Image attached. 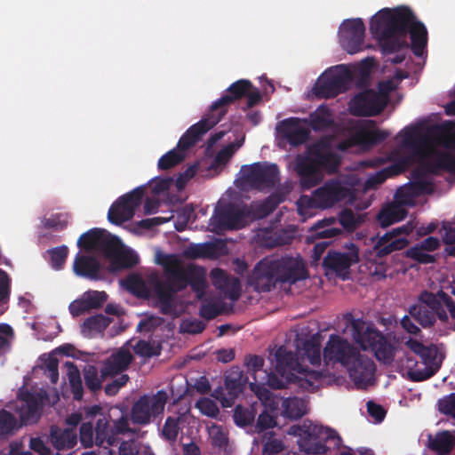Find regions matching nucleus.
<instances>
[{"label": "nucleus", "instance_id": "1a4fd4ad", "mask_svg": "<svg viewBox=\"0 0 455 455\" xmlns=\"http://www.w3.org/2000/svg\"><path fill=\"white\" fill-rule=\"evenodd\" d=\"M167 400V393L164 390H159L153 395H141L132 407V422L140 426L149 424L152 418H156L164 412Z\"/></svg>", "mask_w": 455, "mask_h": 455}, {"label": "nucleus", "instance_id": "2f4dec72", "mask_svg": "<svg viewBox=\"0 0 455 455\" xmlns=\"http://www.w3.org/2000/svg\"><path fill=\"white\" fill-rule=\"evenodd\" d=\"M132 360V353L128 349L121 348L106 361L102 375H116L125 371Z\"/></svg>", "mask_w": 455, "mask_h": 455}, {"label": "nucleus", "instance_id": "e433bc0d", "mask_svg": "<svg viewBox=\"0 0 455 455\" xmlns=\"http://www.w3.org/2000/svg\"><path fill=\"white\" fill-rule=\"evenodd\" d=\"M187 416L185 413H178L173 416H168L164 421L161 431V436L171 443L177 441L181 425L186 422Z\"/></svg>", "mask_w": 455, "mask_h": 455}, {"label": "nucleus", "instance_id": "423d86ee", "mask_svg": "<svg viewBox=\"0 0 455 455\" xmlns=\"http://www.w3.org/2000/svg\"><path fill=\"white\" fill-rule=\"evenodd\" d=\"M77 246L87 251L100 252L105 258L122 262L124 267H132L137 263L133 259L127 260L121 240L105 229L94 228L84 233L77 240Z\"/></svg>", "mask_w": 455, "mask_h": 455}, {"label": "nucleus", "instance_id": "8fccbe9b", "mask_svg": "<svg viewBox=\"0 0 455 455\" xmlns=\"http://www.w3.org/2000/svg\"><path fill=\"white\" fill-rule=\"evenodd\" d=\"M256 413L257 411L253 406L236 405L233 415L234 421L241 427L251 426L255 420Z\"/></svg>", "mask_w": 455, "mask_h": 455}, {"label": "nucleus", "instance_id": "4d7b16f0", "mask_svg": "<svg viewBox=\"0 0 455 455\" xmlns=\"http://www.w3.org/2000/svg\"><path fill=\"white\" fill-rule=\"evenodd\" d=\"M340 225L348 232L355 231L362 223L360 216H356L352 210H343L339 217Z\"/></svg>", "mask_w": 455, "mask_h": 455}, {"label": "nucleus", "instance_id": "f704fd0d", "mask_svg": "<svg viewBox=\"0 0 455 455\" xmlns=\"http://www.w3.org/2000/svg\"><path fill=\"white\" fill-rule=\"evenodd\" d=\"M50 439L57 450L72 449L77 443V435L75 430L58 427H51Z\"/></svg>", "mask_w": 455, "mask_h": 455}, {"label": "nucleus", "instance_id": "473e14b6", "mask_svg": "<svg viewBox=\"0 0 455 455\" xmlns=\"http://www.w3.org/2000/svg\"><path fill=\"white\" fill-rule=\"evenodd\" d=\"M424 170L431 174H438L442 170L455 172V156L448 152H436L424 164Z\"/></svg>", "mask_w": 455, "mask_h": 455}, {"label": "nucleus", "instance_id": "f03ea898", "mask_svg": "<svg viewBox=\"0 0 455 455\" xmlns=\"http://www.w3.org/2000/svg\"><path fill=\"white\" fill-rule=\"evenodd\" d=\"M156 262L163 267L165 275L164 282L156 280L155 283V293L163 314L172 312L174 295L188 285L198 299L204 296L207 284L202 268L193 264L185 267L179 255L164 254L161 251L156 252Z\"/></svg>", "mask_w": 455, "mask_h": 455}, {"label": "nucleus", "instance_id": "052dcab7", "mask_svg": "<svg viewBox=\"0 0 455 455\" xmlns=\"http://www.w3.org/2000/svg\"><path fill=\"white\" fill-rule=\"evenodd\" d=\"M405 256L419 264H430L435 262V256L427 253L416 244L405 251Z\"/></svg>", "mask_w": 455, "mask_h": 455}, {"label": "nucleus", "instance_id": "9b49d317", "mask_svg": "<svg viewBox=\"0 0 455 455\" xmlns=\"http://www.w3.org/2000/svg\"><path fill=\"white\" fill-rule=\"evenodd\" d=\"M243 179L258 190L273 188L279 181V168L275 164L257 162L242 167Z\"/></svg>", "mask_w": 455, "mask_h": 455}, {"label": "nucleus", "instance_id": "09e8293b", "mask_svg": "<svg viewBox=\"0 0 455 455\" xmlns=\"http://www.w3.org/2000/svg\"><path fill=\"white\" fill-rule=\"evenodd\" d=\"M19 427L18 420L12 412L0 410V439L12 435Z\"/></svg>", "mask_w": 455, "mask_h": 455}, {"label": "nucleus", "instance_id": "4be33fe9", "mask_svg": "<svg viewBox=\"0 0 455 455\" xmlns=\"http://www.w3.org/2000/svg\"><path fill=\"white\" fill-rule=\"evenodd\" d=\"M346 369L356 386L366 387L373 380L376 365L371 358L359 352Z\"/></svg>", "mask_w": 455, "mask_h": 455}, {"label": "nucleus", "instance_id": "c03bdc74", "mask_svg": "<svg viewBox=\"0 0 455 455\" xmlns=\"http://www.w3.org/2000/svg\"><path fill=\"white\" fill-rule=\"evenodd\" d=\"M65 366L68 369V382L73 398L76 401H81L84 396V387L80 371L73 362H67Z\"/></svg>", "mask_w": 455, "mask_h": 455}, {"label": "nucleus", "instance_id": "f257e3e1", "mask_svg": "<svg viewBox=\"0 0 455 455\" xmlns=\"http://www.w3.org/2000/svg\"><path fill=\"white\" fill-rule=\"evenodd\" d=\"M370 32L378 40L383 54L395 53L387 60L393 64L402 63L409 48L415 56L421 57L427 44L426 26L407 6L379 11L371 19Z\"/></svg>", "mask_w": 455, "mask_h": 455}, {"label": "nucleus", "instance_id": "58836bf2", "mask_svg": "<svg viewBox=\"0 0 455 455\" xmlns=\"http://www.w3.org/2000/svg\"><path fill=\"white\" fill-rule=\"evenodd\" d=\"M407 215V211L400 205L392 204L380 210L377 220L382 228H386L394 223L401 221Z\"/></svg>", "mask_w": 455, "mask_h": 455}, {"label": "nucleus", "instance_id": "ddd939ff", "mask_svg": "<svg viewBox=\"0 0 455 455\" xmlns=\"http://www.w3.org/2000/svg\"><path fill=\"white\" fill-rule=\"evenodd\" d=\"M144 196L142 187L120 196L109 208L108 220L115 225H121L132 219L135 210L140 205Z\"/></svg>", "mask_w": 455, "mask_h": 455}, {"label": "nucleus", "instance_id": "39448f33", "mask_svg": "<svg viewBox=\"0 0 455 455\" xmlns=\"http://www.w3.org/2000/svg\"><path fill=\"white\" fill-rule=\"evenodd\" d=\"M275 369L286 382H294L299 387L309 390L314 387V381L321 379L322 371L307 370L299 362L297 355L284 346L279 347L274 355Z\"/></svg>", "mask_w": 455, "mask_h": 455}, {"label": "nucleus", "instance_id": "a19ab883", "mask_svg": "<svg viewBox=\"0 0 455 455\" xmlns=\"http://www.w3.org/2000/svg\"><path fill=\"white\" fill-rule=\"evenodd\" d=\"M334 222L333 219H324L317 221L310 229V235L307 238L313 240L318 238H332L340 234V229L333 228L331 224Z\"/></svg>", "mask_w": 455, "mask_h": 455}, {"label": "nucleus", "instance_id": "0eeeda50", "mask_svg": "<svg viewBox=\"0 0 455 455\" xmlns=\"http://www.w3.org/2000/svg\"><path fill=\"white\" fill-rule=\"evenodd\" d=\"M305 433L308 438L303 441L300 447L307 454L323 455L328 451L337 450L341 446V437L330 427L312 425L307 427Z\"/></svg>", "mask_w": 455, "mask_h": 455}, {"label": "nucleus", "instance_id": "774afa93", "mask_svg": "<svg viewBox=\"0 0 455 455\" xmlns=\"http://www.w3.org/2000/svg\"><path fill=\"white\" fill-rule=\"evenodd\" d=\"M438 410L444 415L455 418V393H451L438 401Z\"/></svg>", "mask_w": 455, "mask_h": 455}, {"label": "nucleus", "instance_id": "49530a36", "mask_svg": "<svg viewBox=\"0 0 455 455\" xmlns=\"http://www.w3.org/2000/svg\"><path fill=\"white\" fill-rule=\"evenodd\" d=\"M264 363L265 360L260 355H248L244 357L247 373L253 379V382L250 383L251 389H253V386L259 381V376H262L263 372L266 371L263 370Z\"/></svg>", "mask_w": 455, "mask_h": 455}, {"label": "nucleus", "instance_id": "bb28decb", "mask_svg": "<svg viewBox=\"0 0 455 455\" xmlns=\"http://www.w3.org/2000/svg\"><path fill=\"white\" fill-rule=\"evenodd\" d=\"M217 222L224 229H239L244 226L245 212L239 206L228 204L217 213Z\"/></svg>", "mask_w": 455, "mask_h": 455}, {"label": "nucleus", "instance_id": "b1692460", "mask_svg": "<svg viewBox=\"0 0 455 455\" xmlns=\"http://www.w3.org/2000/svg\"><path fill=\"white\" fill-rule=\"evenodd\" d=\"M220 122V116L215 117L210 112L207 116L190 126L180 137L177 144L180 151H185L193 147L201 137Z\"/></svg>", "mask_w": 455, "mask_h": 455}, {"label": "nucleus", "instance_id": "6e6552de", "mask_svg": "<svg viewBox=\"0 0 455 455\" xmlns=\"http://www.w3.org/2000/svg\"><path fill=\"white\" fill-rule=\"evenodd\" d=\"M351 80L352 73L344 65L330 68L320 77L315 93L320 99L335 98L346 92Z\"/></svg>", "mask_w": 455, "mask_h": 455}, {"label": "nucleus", "instance_id": "a211bd4d", "mask_svg": "<svg viewBox=\"0 0 455 455\" xmlns=\"http://www.w3.org/2000/svg\"><path fill=\"white\" fill-rule=\"evenodd\" d=\"M358 261V248L354 243H351L347 252L329 251L323 258V267L327 273H335L337 275L346 279L350 267Z\"/></svg>", "mask_w": 455, "mask_h": 455}, {"label": "nucleus", "instance_id": "2eb2a0df", "mask_svg": "<svg viewBox=\"0 0 455 455\" xmlns=\"http://www.w3.org/2000/svg\"><path fill=\"white\" fill-rule=\"evenodd\" d=\"M341 47L349 54L362 52L365 37V25L362 19H348L342 22L339 31Z\"/></svg>", "mask_w": 455, "mask_h": 455}, {"label": "nucleus", "instance_id": "393cba45", "mask_svg": "<svg viewBox=\"0 0 455 455\" xmlns=\"http://www.w3.org/2000/svg\"><path fill=\"white\" fill-rule=\"evenodd\" d=\"M213 284L231 300H237L241 294V283L238 278L228 275L224 270L214 268L211 272Z\"/></svg>", "mask_w": 455, "mask_h": 455}, {"label": "nucleus", "instance_id": "3c124183", "mask_svg": "<svg viewBox=\"0 0 455 455\" xmlns=\"http://www.w3.org/2000/svg\"><path fill=\"white\" fill-rule=\"evenodd\" d=\"M281 203V199L276 195L267 197L263 202L257 204L253 208V213L256 218L263 219L272 213Z\"/></svg>", "mask_w": 455, "mask_h": 455}, {"label": "nucleus", "instance_id": "7c9ffc66", "mask_svg": "<svg viewBox=\"0 0 455 455\" xmlns=\"http://www.w3.org/2000/svg\"><path fill=\"white\" fill-rule=\"evenodd\" d=\"M225 244L221 241L208 242L203 243H193L186 248L184 255L188 259H214Z\"/></svg>", "mask_w": 455, "mask_h": 455}, {"label": "nucleus", "instance_id": "0e129e2a", "mask_svg": "<svg viewBox=\"0 0 455 455\" xmlns=\"http://www.w3.org/2000/svg\"><path fill=\"white\" fill-rule=\"evenodd\" d=\"M260 386L261 385L255 384L252 390L256 393L258 398L262 402L265 407L275 410L277 403L273 397L272 392L265 387H261Z\"/></svg>", "mask_w": 455, "mask_h": 455}, {"label": "nucleus", "instance_id": "79ce46f5", "mask_svg": "<svg viewBox=\"0 0 455 455\" xmlns=\"http://www.w3.org/2000/svg\"><path fill=\"white\" fill-rule=\"evenodd\" d=\"M112 319L102 314H98L86 318L81 325V331L85 336H91L92 332H103L110 324Z\"/></svg>", "mask_w": 455, "mask_h": 455}, {"label": "nucleus", "instance_id": "5fc2aeb1", "mask_svg": "<svg viewBox=\"0 0 455 455\" xmlns=\"http://www.w3.org/2000/svg\"><path fill=\"white\" fill-rule=\"evenodd\" d=\"M185 158V154L179 149H172L165 153L158 160V168L160 170H169L180 164Z\"/></svg>", "mask_w": 455, "mask_h": 455}, {"label": "nucleus", "instance_id": "de8ad7c7", "mask_svg": "<svg viewBox=\"0 0 455 455\" xmlns=\"http://www.w3.org/2000/svg\"><path fill=\"white\" fill-rule=\"evenodd\" d=\"M283 414L290 419H300L306 414V405L302 399L288 397L282 403Z\"/></svg>", "mask_w": 455, "mask_h": 455}, {"label": "nucleus", "instance_id": "603ef678", "mask_svg": "<svg viewBox=\"0 0 455 455\" xmlns=\"http://www.w3.org/2000/svg\"><path fill=\"white\" fill-rule=\"evenodd\" d=\"M303 357L307 358L312 365H319L321 363V346L317 339H307L303 343Z\"/></svg>", "mask_w": 455, "mask_h": 455}, {"label": "nucleus", "instance_id": "a878e982", "mask_svg": "<svg viewBox=\"0 0 455 455\" xmlns=\"http://www.w3.org/2000/svg\"><path fill=\"white\" fill-rule=\"evenodd\" d=\"M100 262L92 255L78 252L73 262V271L77 276L90 280L100 279Z\"/></svg>", "mask_w": 455, "mask_h": 455}, {"label": "nucleus", "instance_id": "e2e57ef3", "mask_svg": "<svg viewBox=\"0 0 455 455\" xmlns=\"http://www.w3.org/2000/svg\"><path fill=\"white\" fill-rule=\"evenodd\" d=\"M86 305L89 309L100 307L108 299V295L105 291H88L84 294Z\"/></svg>", "mask_w": 455, "mask_h": 455}, {"label": "nucleus", "instance_id": "c9c22d12", "mask_svg": "<svg viewBox=\"0 0 455 455\" xmlns=\"http://www.w3.org/2000/svg\"><path fill=\"white\" fill-rule=\"evenodd\" d=\"M411 164L409 157H403L399 159L395 164L388 166L382 171L377 172L374 176H371L366 182L367 186H374L382 184L387 178L397 175L405 171Z\"/></svg>", "mask_w": 455, "mask_h": 455}, {"label": "nucleus", "instance_id": "aec40b11", "mask_svg": "<svg viewBox=\"0 0 455 455\" xmlns=\"http://www.w3.org/2000/svg\"><path fill=\"white\" fill-rule=\"evenodd\" d=\"M251 88L252 84L249 80L241 79L233 83L228 88V94L221 96L218 100L213 102L209 112L215 117L220 115V121L227 114V107L235 100L245 97Z\"/></svg>", "mask_w": 455, "mask_h": 455}, {"label": "nucleus", "instance_id": "cd10ccee", "mask_svg": "<svg viewBox=\"0 0 455 455\" xmlns=\"http://www.w3.org/2000/svg\"><path fill=\"white\" fill-rule=\"evenodd\" d=\"M279 129L280 132L291 146H299L305 143L309 136V132L300 125L299 119L296 117L283 120Z\"/></svg>", "mask_w": 455, "mask_h": 455}, {"label": "nucleus", "instance_id": "20e7f679", "mask_svg": "<svg viewBox=\"0 0 455 455\" xmlns=\"http://www.w3.org/2000/svg\"><path fill=\"white\" fill-rule=\"evenodd\" d=\"M346 328L355 343L363 350L371 349L376 358L390 363L395 357V347L387 337L371 325H367L362 318L347 317Z\"/></svg>", "mask_w": 455, "mask_h": 455}, {"label": "nucleus", "instance_id": "dca6fc26", "mask_svg": "<svg viewBox=\"0 0 455 455\" xmlns=\"http://www.w3.org/2000/svg\"><path fill=\"white\" fill-rule=\"evenodd\" d=\"M385 108V100H381L379 95L371 89L357 93L348 102L349 113L354 116H375Z\"/></svg>", "mask_w": 455, "mask_h": 455}, {"label": "nucleus", "instance_id": "680f3d73", "mask_svg": "<svg viewBox=\"0 0 455 455\" xmlns=\"http://www.w3.org/2000/svg\"><path fill=\"white\" fill-rule=\"evenodd\" d=\"M432 191V183L426 180H419L414 181L411 188H406L405 191H397L396 195L398 196L400 193L405 192L410 196H419L431 193Z\"/></svg>", "mask_w": 455, "mask_h": 455}, {"label": "nucleus", "instance_id": "9d476101", "mask_svg": "<svg viewBox=\"0 0 455 455\" xmlns=\"http://www.w3.org/2000/svg\"><path fill=\"white\" fill-rule=\"evenodd\" d=\"M414 227L405 224L401 227L387 231L382 235L378 233L371 237L372 248L375 256L379 259L385 258L391 253L403 250L409 244L407 235L413 231Z\"/></svg>", "mask_w": 455, "mask_h": 455}, {"label": "nucleus", "instance_id": "37998d69", "mask_svg": "<svg viewBox=\"0 0 455 455\" xmlns=\"http://www.w3.org/2000/svg\"><path fill=\"white\" fill-rule=\"evenodd\" d=\"M310 126L314 131H323L333 124L331 112L325 105L319 106L316 110L310 114Z\"/></svg>", "mask_w": 455, "mask_h": 455}, {"label": "nucleus", "instance_id": "412c9836", "mask_svg": "<svg viewBox=\"0 0 455 455\" xmlns=\"http://www.w3.org/2000/svg\"><path fill=\"white\" fill-rule=\"evenodd\" d=\"M426 365L424 370L411 372V379L416 382L424 381L434 376L441 368L444 355L435 344L426 346L419 356Z\"/></svg>", "mask_w": 455, "mask_h": 455}, {"label": "nucleus", "instance_id": "69168bd1", "mask_svg": "<svg viewBox=\"0 0 455 455\" xmlns=\"http://www.w3.org/2000/svg\"><path fill=\"white\" fill-rule=\"evenodd\" d=\"M222 313L223 307L219 303L208 302L200 307V315L206 320H212Z\"/></svg>", "mask_w": 455, "mask_h": 455}, {"label": "nucleus", "instance_id": "7ed1b4c3", "mask_svg": "<svg viewBox=\"0 0 455 455\" xmlns=\"http://www.w3.org/2000/svg\"><path fill=\"white\" fill-rule=\"evenodd\" d=\"M447 307L451 316L455 319V302L451 297L443 291L433 293L428 291L420 292L417 303L411 306L409 314L422 328L434 326L436 318L442 322L448 320Z\"/></svg>", "mask_w": 455, "mask_h": 455}, {"label": "nucleus", "instance_id": "4468645a", "mask_svg": "<svg viewBox=\"0 0 455 455\" xmlns=\"http://www.w3.org/2000/svg\"><path fill=\"white\" fill-rule=\"evenodd\" d=\"M349 189L339 180H330L316 188L309 199L311 207L327 209L347 197Z\"/></svg>", "mask_w": 455, "mask_h": 455}, {"label": "nucleus", "instance_id": "864d4df0", "mask_svg": "<svg viewBox=\"0 0 455 455\" xmlns=\"http://www.w3.org/2000/svg\"><path fill=\"white\" fill-rule=\"evenodd\" d=\"M84 379L86 387L96 393L102 387V377L99 376L98 370L93 365H88L84 370Z\"/></svg>", "mask_w": 455, "mask_h": 455}, {"label": "nucleus", "instance_id": "a18cd8bd", "mask_svg": "<svg viewBox=\"0 0 455 455\" xmlns=\"http://www.w3.org/2000/svg\"><path fill=\"white\" fill-rule=\"evenodd\" d=\"M313 156L321 172L323 170H325L329 173H335L338 172L340 164V158L337 154L331 152H315Z\"/></svg>", "mask_w": 455, "mask_h": 455}, {"label": "nucleus", "instance_id": "c756f323", "mask_svg": "<svg viewBox=\"0 0 455 455\" xmlns=\"http://www.w3.org/2000/svg\"><path fill=\"white\" fill-rule=\"evenodd\" d=\"M248 378H244L239 368H232L225 377V388L228 398H225L224 406H231L235 399L243 392Z\"/></svg>", "mask_w": 455, "mask_h": 455}, {"label": "nucleus", "instance_id": "6ab92c4d", "mask_svg": "<svg viewBox=\"0 0 455 455\" xmlns=\"http://www.w3.org/2000/svg\"><path fill=\"white\" fill-rule=\"evenodd\" d=\"M249 283L259 292L270 291L275 288L280 282L272 259H264L258 262L250 275Z\"/></svg>", "mask_w": 455, "mask_h": 455}, {"label": "nucleus", "instance_id": "6e6d98bb", "mask_svg": "<svg viewBox=\"0 0 455 455\" xmlns=\"http://www.w3.org/2000/svg\"><path fill=\"white\" fill-rule=\"evenodd\" d=\"M259 385L267 384L273 389H283L286 388L288 385L294 384V382H286L285 379L280 375H276L273 372L264 371L262 376H259V379L257 382Z\"/></svg>", "mask_w": 455, "mask_h": 455}, {"label": "nucleus", "instance_id": "13d9d810", "mask_svg": "<svg viewBox=\"0 0 455 455\" xmlns=\"http://www.w3.org/2000/svg\"><path fill=\"white\" fill-rule=\"evenodd\" d=\"M136 355L147 358L159 355L161 353L160 346H156L155 342L151 343L144 339L139 340L133 347Z\"/></svg>", "mask_w": 455, "mask_h": 455}, {"label": "nucleus", "instance_id": "72a5a7b5", "mask_svg": "<svg viewBox=\"0 0 455 455\" xmlns=\"http://www.w3.org/2000/svg\"><path fill=\"white\" fill-rule=\"evenodd\" d=\"M95 443L99 447L108 448L115 445L118 439L115 438L112 432V427L106 416L100 414V418L96 420L95 424Z\"/></svg>", "mask_w": 455, "mask_h": 455}, {"label": "nucleus", "instance_id": "f8f14e48", "mask_svg": "<svg viewBox=\"0 0 455 455\" xmlns=\"http://www.w3.org/2000/svg\"><path fill=\"white\" fill-rule=\"evenodd\" d=\"M359 352L360 350L346 339L331 334L323 348V356L327 365L339 363L347 368Z\"/></svg>", "mask_w": 455, "mask_h": 455}, {"label": "nucleus", "instance_id": "ea45409f", "mask_svg": "<svg viewBox=\"0 0 455 455\" xmlns=\"http://www.w3.org/2000/svg\"><path fill=\"white\" fill-rule=\"evenodd\" d=\"M455 444V440L449 431L438 432L435 437L429 438L428 447L438 455L451 453Z\"/></svg>", "mask_w": 455, "mask_h": 455}, {"label": "nucleus", "instance_id": "4c0bfd02", "mask_svg": "<svg viewBox=\"0 0 455 455\" xmlns=\"http://www.w3.org/2000/svg\"><path fill=\"white\" fill-rule=\"evenodd\" d=\"M39 407L38 399L35 395L27 393L22 399L20 409L21 421L25 424L36 421L40 417Z\"/></svg>", "mask_w": 455, "mask_h": 455}, {"label": "nucleus", "instance_id": "c85d7f7f", "mask_svg": "<svg viewBox=\"0 0 455 455\" xmlns=\"http://www.w3.org/2000/svg\"><path fill=\"white\" fill-rule=\"evenodd\" d=\"M364 123L367 127L360 128L353 137V140L358 145L371 148L381 143L390 135V133L385 130L368 129V127L375 125V121L373 120H365Z\"/></svg>", "mask_w": 455, "mask_h": 455}, {"label": "nucleus", "instance_id": "5701e85b", "mask_svg": "<svg viewBox=\"0 0 455 455\" xmlns=\"http://www.w3.org/2000/svg\"><path fill=\"white\" fill-rule=\"evenodd\" d=\"M295 171L299 177L300 187L304 190L314 188L323 179V172L313 156H298L295 163Z\"/></svg>", "mask_w": 455, "mask_h": 455}, {"label": "nucleus", "instance_id": "f3484780", "mask_svg": "<svg viewBox=\"0 0 455 455\" xmlns=\"http://www.w3.org/2000/svg\"><path fill=\"white\" fill-rule=\"evenodd\" d=\"M272 262L281 283H295L308 276L307 269L300 258L283 256L272 259Z\"/></svg>", "mask_w": 455, "mask_h": 455}, {"label": "nucleus", "instance_id": "338daca9", "mask_svg": "<svg viewBox=\"0 0 455 455\" xmlns=\"http://www.w3.org/2000/svg\"><path fill=\"white\" fill-rule=\"evenodd\" d=\"M443 241L446 244L445 252L449 256L455 257V228L451 226L443 225Z\"/></svg>", "mask_w": 455, "mask_h": 455}, {"label": "nucleus", "instance_id": "bf43d9fd", "mask_svg": "<svg viewBox=\"0 0 455 455\" xmlns=\"http://www.w3.org/2000/svg\"><path fill=\"white\" fill-rule=\"evenodd\" d=\"M51 257V266L55 270L62 269L68 254V248L66 245L55 247L48 251Z\"/></svg>", "mask_w": 455, "mask_h": 455}]
</instances>
